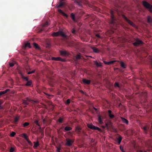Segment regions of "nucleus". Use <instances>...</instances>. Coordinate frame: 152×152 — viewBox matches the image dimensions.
Returning a JSON list of instances; mask_svg holds the SVG:
<instances>
[{"label": "nucleus", "instance_id": "obj_38", "mask_svg": "<svg viewBox=\"0 0 152 152\" xmlns=\"http://www.w3.org/2000/svg\"><path fill=\"white\" fill-rule=\"evenodd\" d=\"M29 123L28 122H26L24 123L23 124V126L24 127H26L29 125Z\"/></svg>", "mask_w": 152, "mask_h": 152}, {"label": "nucleus", "instance_id": "obj_51", "mask_svg": "<svg viewBox=\"0 0 152 152\" xmlns=\"http://www.w3.org/2000/svg\"><path fill=\"white\" fill-rule=\"evenodd\" d=\"M72 33L73 34H75L76 32L74 28H73L71 30Z\"/></svg>", "mask_w": 152, "mask_h": 152}, {"label": "nucleus", "instance_id": "obj_44", "mask_svg": "<svg viewBox=\"0 0 152 152\" xmlns=\"http://www.w3.org/2000/svg\"><path fill=\"white\" fill-rule=\"evenodd\" d=\"M16 133L14 132H12L10 134V135L11 137H13L15 135Z\"/></svg>", "mask_w": 152, "mask_h": 152}, {"label": "nucleus", "instance_id": "obj_47", "mask_svg": "<svg viewBox=\"0 0 152 152\" xmlns=\"http://www.w3.org/2000/svg\"><path fill=\"white\" fill-rule=\"evenodd\" d=\"M27 141L28 142V143L30 145H31V146H32L33 144H32V142H31L29 140V139H28V140H27Z\"/></svg>", "mask_w": 152, "mask_h": 152}, {"label": "nucleus", "instance_id": "obj_15", "mask_svg": "<svg viewBox=\"0 0 152 152\" xmlns=\"http://www.w3.org/2000/svg\"><path fill=\"white\" fill-rule=\"evenodd\" d=\"M81 128L79 126H77L75 127V130L77 132L78 134H80L81 133Z\"/></svg>", "mask_w": 152, "mask_h": 152}, {"label": "nucleus", "instance_id": "obj_62", "mask_svg": "<svg viewBox=\"0 0 152 152\" xmlns=\"http://www.w3.org/2000/svg\"><path fill=\"white\" fill-rule=\"evenodd\" d=\"M94 108L95 109V110L96 111L97 110V109L96 108H95V107H94Z\"/></svg>", "mask_w": 152, "mask_h": 152}, {"label": "nucleus", "instance_id": "obj_13", "mask_svg": "<svg viewBox=\"0 0 152 152\" xmlns=\"http://www.w3.org/2000/svg\"><path fill=\"white\" fill-rule=\"evenodd\" d=\"M116 61V60L112 61H104V63L107 65H111L113 64Z\"/></svg>", "mask_w": 152, "mask_h": 152}, {"label": "nucleus", "instance_id": "obj_33", "mask_svg": "<svg viewBox=\"0 0 152 152\" xmlns=\"http://www.w3.org/2000/svg\"><path fill=\"white\" fill-rule=\"evenodd\" d=\"M19 119V118L18 117H15L14 118V121H13V123L15 124H17Z\"/></svg>", "mask_w": 152, "mask_h": 152}, {"label": "nucleus", "instance_id": "obj_24", "mask_svg": "<svg viewBox=\"0 0 152 152\" xmlns=\"http://www.w3.org/2000/svg\"><path fill=\"white\" fill-rule=\"evenodd\" d=\"M94 62L95 64V65L97 67H100L102 66V63L101 62L99 63H98L97 61H94Z\"/></svg>", "mask_w": 152, "mask_h": 152}, {"label": "nucleus", "instance_id": "obj_36", "mask_svg": "<svg viewBox=\"0 0 152 152\" xmlns=\"http://www.w3.org/2000/svg\"><path fill=\"white\" fill-rule=\"evenodd\" d=\"M65 60L64 59H62L60 57H57V59H56V61H65Z\"/></svg>", "mask_w": 152, "mask_h": 152}, {"label": "nucleus", "instance_id": "obj_4", "mask_svg": "<svg viewBox=\"0 0 152 152\" xmlns=\"http://www.w3.org/2000/svg\"><path fill=\"white\" fill-rule=\"evenodd\" d=\"M142 4L144 7L149 10V11L150 12H152V5H151L145 1H142Z\"/></svg>", "mask_w": 152, "mask_h": 152}, {"label": "nucleus", "instance_id": "obj_28", "mask_svg": "<svg viewBox=\"0 0 152 152\" xmlns=\"http://www.w3.org/2000/svg\"><path fill=\"white\" fill-rule=\"evenodd\" d=\"M34 145L33 146V147L34 148H37L39 145V143L38 141H37L36 142H34Z\"/></svg>", "mask_w": 152, "mask_h": 152}, {"label": "nucleus", "instance_id": "obj_49", "mask_svg": "<svg viewBox=\"0 0 152 152\" xmlns=\"http://www.w3.org/2000/svg\"><path fill=\"white\" fill-rule=\"evenodd\" d=\"M3 102L2 101L0 100V109H2L3 107L1 106V105L3 103Z\"/></svg>", "mask_w": 152, "mask_h": 152}, {"label": "nucleus", "instance_id": "obj_39", "mask_svg": "<svg viewBox=\"0 0 152 152\" xmlns=\"http://www.w3.org/2000/svg\"><path fill=\"white\" fill-rule=\"evenodd\" d=\"M23 135L24 138L26 140H28V139L27 135L25 133H23Z\"/></svg>", "mask_w": 152, "mask_h": 152}, {"label": "nucleus", "instance_id": "obj_5", "mask_svg": "<svg viewBox=\"0 0 152 152\" xmlns=\"http://www.w3.org/2000/svg\"><path fill=\"white\" fill-rule=\"evenodd\" d=\"M65 145L68 146H71L74 141V140L67 138L66 139Z\"/></svg>", "mask_w": 152, "mask_h": 152}, {"label": "nucleus", "instance_id": "obj_2", "mask_svg": "<svg viewBox=\"0 0 152 152\" xmlns=\"http://www.w3.org/2000/svg\"><path fill=\"white\" fill-rule=\"evenodd\" d=\"M28 102H30L32 104H34V103H37L38 101L37 100H34L27 97L23 100V103L25 105H28L29 104Z\"/></svg>", "mask_w": 152, "mask_h": 152}, {"label": "nucleus", "instance_id": "obj_6", "mask_svg": "<svg viewBox=\"0 0 152 152\" xmlns=\"http://www.w3.org/2000/svg\"><path fill=\"white\" fill-rule=\"evenodd\" d=\"M136 42L133 43V45L135 46H138L140 45H142L143 42L141 40H140L138 38L135 39Z\"/></svg>", "mask_w": 152, "mask_h": 152}, {"label": "nucleus", "instance_id": "obj_37", "mask_svg": "<svg viewBox=\"0 0 152 152\" xmlns=\"http://www.w3.org/2000/svg\"><path fill=\"white\" fill-rule=\"evenodd\" d=\"M64 5V2H61L57 6V8H59L63 6Z\"/></svg>", "mask_w": 152, "mask_h": 152}, {"label": "nucleus", "instance_id": "obj_40", "mask_svg": "<svg viewBox=\"0 0 152 152\" xmlns=\"http://www.w3.org/2000/svg\"><path fill=\"white\" fill-rule=\"evenodd\" d=\"M120 64L121 66L123 68H126L125 67V65L123 62H121Z\"/></svg>", "mask_w": 152, "mask_h": 152}, {"label": "nucleus", "instance_id": "obj_22", "mask_svg": "<svg viewBox=\"0 0 152 152\" xmlns=\"http://www.w3.org/2000/svg\"><path fill=\"white\" fill-rule=\"evenodd\" d=\"M108 113L109 116L111 119H113L114 117V115L111 114L112 111L111 110H109Z\"/></svg>", "mask_w": 152, "mask_h": 152}, {"label": "nucleus", "instance_id": "obj_8", "mask_svg": "<svg viewBox=\"0 0 152 152\" xmlns=\"http://www.w3.org/2000/svg\"><path fill=\"white\" fill-rule=\"evenodd\" d=\"M122 17L125 20H126L128 23L131 26L134 27H136L135 25L132 22L128 19V18L124 15H122Z\"/></svg>", "mask_w": 152, "mask_h": 152}, {"label": "nucleus", "instance_id": "obj_18", "mask_svg": "<svg viewBox=\"0 0 152 152\" xmlns=\"http://www.w3.org/2000/svg\"><path fill=\"white\" fill-rule=\"evenodd\" d=\"M147 22L151 24L152 23V17L148 15L147 17Z\"/></svg>", "mask_w": 152, "mask_h": 152}, {"label": "nucleus", "instance_id": "obj_31", "mask_svg": "<svg viewBox=\"0 0 152 152\" xmlns=\"http://www.w3.org/2000/svg\"><path fill=\"white\" fill-rule=\"evenodd\" d=\"M98 120L99 123H100V124H102L103 123V122L102 121V118L101 116L99 115L98 116Z\"/></svg>", "mask_w": 152, "mask_h": 152}, {"label": "nucleus", "instance_id": "obj_19", "mask_svg": "<svg viewBox=\"0 0 152 152\" xmlns=\"http://www.w3.org/2000/svg\"><path fill=\"white\" fill-rule=\"evenodd\" d=\"M121 118L122 121L123 123L126 124H128L129 121L127 119L122 117H121Z\"/></svg>", "mask_w": 152, "mask_h": 152}, {"label": "nucleus", "instance_id": "obj_46", "mask_svg": "<svg viewBox=\"0 0 152 152\" xmlns=\"http://www.w3.org/2000/svg\"><path fill=\"white\" fill-rule=\"evenodd\" d=\"M14 148L11 147L10 149V152H13L14 151Z\"/></svg>", "mask_w": 152, "mask_h": 152}, {"label": "nucleus", "instance_id": "obj_59", "mask_svg": "<svg viewBox=\"0 0 152 152\" xmlns=\"http://www.w3.org/2000/svg\"><path fill=\"white\" fill-rule=\"evenodd\" d=\"M43 31V29H41L39 31V32H41Z\"/></svg>", "mask_w": 152, "mask_h": 152}, {"label": "nucleus", "instance_id": "obj_26", "mask_svg": "<svg viewBox=\"0 0 152 152\" xmlns=\"http://www.w3.org/2000/svg\"><path fill=\"white\" fill-rule=\"evenodd\" d=\"M72 128L69 126H66L64 128V131H68L72 130Z\"/></svg>", "mask_w": 152, "mask_h": 152}, {"label": "nucleus", "instance_id": "obj_45", "mask_svg": "<svg viewBox=\"0 0 152 152\" xmlns=\"http://www.w3.org/2000/svg\"><path fill=\"white\" fill-rule=\"evenodd\" d=\"M70 102V100L69 99H68L67 100L66 102H65L66 104H68Z\"/></svg>", "mask_w": 152, "mask_h": 152}, {"label": "nucleus", "instance_id": "obj_21", "mask_svg": "<svg viewBox=\"0 0 152 152\" xmlns=\"http://www.w3.org/2000/svg\"><path fill=\"white\" fill-rule=\"evenodd\" d=\"M75 2L76 3V4H77L80 7H82V3L81 1H78L77 0H75Z\"/></svg>", "mask_w": 152, "mask_h": 152}, {"label": "nucleus", "instance_id": "obj_29", "mask_svg": "<svg viewBox=\"0 0 152 152\" xmlns=\"http://www.w3.org/2000/svg\"><path fill=\"white\" fill-rule=\"evenodd\" d=\"M122 140V137L121 136H119V137L117 139V141L118 142V144L120 145Z\"/></svg>", "mask_w": 152, "mask_h": 152}, {"label": "nucleus", "instance_id": "obj_30", "mask_svg": "<svg viewBox=\"0 0 152 152\" xmlns=\"http://www.w3.org/2000/svg\"><path fill=\"white\" fill-rule=\"evenodd\" d=\"M32 83V81L30 80H28L27 81L26 83L25 84V86H30L31 85Z\"/></svg>", "mask_w": 152, "mask_h": 152}, {"label": "nucleus", "instance_id": "obj_50", "mask_svg": "<svg viewBox=\"0 0 152 152\" xmlns=\"http://www.w3.org/2000/svg\"><path fill=\"white\" fill-rule=\"evenodd\" d=\"M49 25V23L48 22H45V23L44 24L43 26V27H47Z\"/></svg>", "mask_w": 152, "mask_h": 152}, {"label": "nucleus", "instance_id": "obj_10", "mask_svg": "<svg viewBox=\"0 0 152 152\" xmlns=\"http://www.w3.org/2000/svg\"><path fill=\"white\" fill-rule=\"evenodd\" d=\"M42 122L44 125H48L51 124V121L50 119L48 118L43 119L42 120Z\"/></svg>", "mask_w": 152, "mask_h": 152}, {"label": "nucleus", "instance_id": "obj_3", "mask_svg": "<svg viewBox=\"0 0 152 152\" xmlns=\"http://www.w3.org/2000/svg\"><path fill=\"white\" fill-rule=\"evenodd\" d=\"M52 35L53 37H57L59 36H62L64 38L67 39V36L64 34V32L62 31H59L57 32H53Z\"/></svg>", "mask_w": 152, "mask_h": 152}, {"label": "nucleus", "instance_id": "obj_56", "mask_svg": "<svg viewBox=\"0 0 152 152\" xmlns=\"http://www.w3.org/2000/svg\"><path fill=\"white\" fill-rule=\"evenodd\" d=\"M96 37H98V38H101V37L99 35V34H96Z\"/></svg>", "mask_w": 152, "mask_h": 152}, {"label": "nucleus", "instance_id": "obj_41", "mask_svg": "<svg viewBox=\"0 0 152 152\" xmlns=\"http://www.w3.org/2000/svg\"><path fill=\"white\" fill-rule=\"evenodd\" d=\"M24 47H28L30 48L31 47L30 46V44L29 43H27L25 44Z\"/></svg>", "mask_w": 152, "mask_h": 152}, {"label": "nucleus", "instance_id": "obj_16", "mask_svg": "<svg viewBox=\"0 0 152 152\" xmlns=\"http://www.w3.org/2000/svg\"><path fill=\"white\" fill-rule=\"evenodd\" d=\"M91 49L93 50V51L96 53H98L99 52L100 50L98 48H96L95 47L91 46L90 47Z\"/></svg>", "mask_w": 152, "mask_h": 152}, {"label": "nucleus", "instance_id": "obj_58", "mask_svg": "<svg viewBox=\"0 0 152 152\" xmlns=\"http://www.w3.org/2000/svg\"><path fill=\"white\" fill-rule=\"evenodd\" d=\"M80 92L83 94H84V92L82 90H80Z\"/></svg>", "mask_w": 152, "mask_h": 152}, {"label": "nucleus", "instance_id": "obj_63", "mask_svg": "<svg viewBox=\"0 0 152 152\" xmlns=\"http://www.w3.org/2000/svg\"><path fill=\"white\" fill-rule=\"evenodd\" d=\"M62 128H62V127H61V128H60V129H62Z\"/></svg>", "mask_w": 152, "mask_h": 152}, {"label": "nucleus", "instance_id": "obj_14", "mask_svg": "<svg viewBox=\"0 0 152 152\" xmlns=\"http://www.w3.org/2000/svg\"><path fill=\"white\" fill-rule=\"evenodd\" d=\"M19 74L20 75L21 78L24 80H25L26 81H27L28 80V78L27 77H25L23 74L21 72H19Z\"/></svg>", "mask_w": 152, "mask_h": 152}, {"label": "nucleus", "instance_id": "obj_43", "mask_svg": "<svg viewBox=\"0 0 152 152\" xmlns=\"http://www.w3.org/2000/svg\"><path fill=\"white\" fill-rule=\"evenodd\" d=\"M114 86L115 87H118L119 88H120V86L119 85V83L118 82H115L114 84Z\"/></svg>", "mask_w": 152, "mask_h": 152}, {"label": "nucleus", "instance_id": "obj_11", "mask_svg": "<svg viewBox=\"0 0 152 152\" xmlns=\"http://www.w3.org/2000/svg\"><path fill=\"white\" fill-rule=\"evenodd\" d=\"M60 52L61 55L63 56H68L69 55V54L68 52L64 50H60Z\"/></svg>", "mask_w": 152, "mask_h": 152}, {"label": "nucleus", "instance_id": "obj_12", "mask_svg": "<svg viewBox=\"0 0 152 152\" xmlns=\"http://www.w3.org/2000/svg\"><path fill=\"white\" fill-rule=\"evenodd\" d=\"M141 128L143 130L144 132L146 133L148 130L149 129V126L147 125H146L145 126H142Z\"/></svg>", "mask_w": 152, "mask_h": 152}, {"label": "nucleus", "instance_id": "obj_55", "mask_svg": "<svg viewBox=\"0 0 152 152\" xmlns=\"http://www.w3.org/2000/svg\"><path fill=\"white\" fill-rule=\"evenodd\" d=\"M57 59V57L56 58V57H52L51 58V59L52 60H54L56 61Z\"/></svg>", "mask_w": 152, "mask_h": 152}, {"label": "nucleus", "instance_id": "obj_61", "mask_svg": "<svg viewBox=\"0 0 152 152\" xmlns=\"http://www.w3.org/2000/svg\"><path fill=\"white\" fill-rule=\"evenodd\" d=\"M151 67H152V60L151 61Z\"/></svg>", "mask_w": 152, "mask_h": 152}, {"label": "nucleus", "instance_id": "obj_52", "mask_svg": "<svg viewBox=\"0 0 152 152\" xmlns=\"http://www.w3.org/2000/svg\"><path fill=\"white\" fill-rule=\"evenodd\" d=\"M9 65L10 67L13 66L14 65V64L13 63H10Z\"/></svg>", "mask_w": 152, "mask_h": 152}, {"label": "nucleus", "instance_id": "obj_9", "mask_svg": "<svg viewBox=\"0 0 152 152\" xmlns=\"http://www.w3.org/2000/svg\"><path fill=\"white\" fill-rule=\"evenodd\" d=\"M88 127L92 129H94V130H97L98 131H99V132H101L102 131L101 129H100L98 127L95 126H94L92 124H88L87 125Z\"/></svg>", "mask_w": 152, "mask_h": 152}, {"label": "nucleus", "instance_id": "obj_1", "mask_svg": "<svg viewBox=\"0 0 152 152\" xmlns=\"http://www.w3.org/2000/svg\"><path fill=\"white\" fill-rule=\"evenodd\" d=\"M110 23L113 26H116L118 23V21L115 17L114 15V11L112 10L110 11Z\"/></svg>", "mask_w": 152, "mask_h": 152}, {"label": "nucleus", "instance_id": "obj_25", "mask_svg": "<svg viewBox=\"0 0 152 152\" xmlns=\"http://www.w3.org/2000/svg\"><path fill=\"white\" fill-rule=\"evenodd\" d=\"M34 123L37 125L39 127V129H41V124H40V123L39 122V121L38 120H34Z\"/></svg>", "mask_w": 152, "mask_h": 152}, {"label": "nucleus", "instance_id": "obj_17", "mask_svg": "<svg viewBox=\"0 0 152 152\" xmlns=\"http://www.w3.org/2000/svg\"><path fill=\"white\" fill-rule=\"evenodd\" d=\"M83 83L85 84L89 85L91 83V80L86 79H84L83 80Z\"/></svg>", "mask_w": 152, "mask_h": 152}, {"label": "nucleus", "instance_id": "obj_48", "mask_svg": "<svg viewBox=\"0 0 152 152\" xmlns=\"http://www.w3.org/2000/svg\"><path fill=\"white\" fill-rule=\"evenodd\" d=\"M35 72V70H32L31 72H29L28 73V74L29 75V74H31L32 73H34Z\"/></svg>", "mask_w": 152, "mask_h": 152}, {"label": "nucleus", "instance_id": "obj_54", "mask_svg": "<svg viewBox=\"0 0 152 152\" xmlns=\"http://www.w3.org/2000/svg\"><path fill=\"white\" fill-rule=\"evenodd\" d=\"M57 152H59L61 149V148L60 147H57Z\"/></svg>", "mask_w": 152, "mask_h": 152}, {"label": "nucleus", "instance_id": "obj_32", "mask_svg": "<svg viewBox=\"0 0 152 152\" xmlns=\"http://www.w3.org/2000/svg\"><path fill=\"white\" fill-rule=\"evenodd\" d=\"M71 17L72 20L75 22L76 21L75 17V15L73 13H71Z\"/></svg>", "mask_w": 152, "mask_h": 152}, {"label": "nucleus", "instance_id": "obj_64", "mask_svg": "<svg viewBox=\"0 0 152 152\" xmlns=\"http://www.w3.org/2000/svg\"><path fill=\"white\" fill-rule=\"evenodd\" d=\"M83 134H85V133H84V131H83Z\"/></svg>", "mask_w": 152, "mask_h": 152}, {"label": "nucleus", "instance_id": "obj_57", "mask_svg": "<svg viewBox=\"0 0 152 152\" xmlns=\"http://www.w3.org/2000/svg\"><path fill=\"white\" fill-rule=\"evenodd\" d=\"M138 152H145L144 151H142L141 150H139L138 151Z\"/></svg>", "mask_w": 152, "mask_h": 152}, {"label": "nucleus", "instance_id": "obj_34", "mask_svg": "<svg viewBox=\"0 0 152 152\" xmlns=\"http://www.w3.org/2000/svg\"><path fill=\"white\" fill-rule=\"evenodd\" d=\"M80 53L78 54L77 55L75 56V61L76 62H77V60L78 59H80L81 58V56L80 55Z\"/></svg>", "mask_w": 152, "mask_h": 152}, {"label": "nucleus", "instance_id": "obj_42", "mask_svg": "<svg viewBox=\"0 0 152 152\" xmlns=\"http://www.w3.org/2000/svg\"><path fill=\"white\" fill-rule=\"evenodd\" d=\"M63 120L64 119L63 118L60 117L58 119V121L60 123H62L63 121Z\"/></svg>", "mask_w": 152, "mask_h": 152}, {"label": "nucleus", "instance_id": "obj_60", "mask_svg": "<svg viewBox=\"0 0 152 152\" xmlns=\"http://www.w3.org/2000/svg\"><path fill=\"white\" fill-rule=\"evenodd\" d=\"M68 46H72V45H71V44H69V45H68Z\"/></svg>", "mask_w": 152, "mask_h": 152}, {"label": "nucleus", "instance_id": "obj_23", "mask_svg": "<svg viewBox=\"0 0 152 152\" xmlns=\"http://www.w3.org/2000/svg\"><path fill=\"white\" fill-rule=\"evenodd\" d=\"M10 91V90L9 89H6L4 91H0V96L5 94L8 91Z\"/></svg>", "mask_w": 152, "mask_h": 152}, {"label": "nucleus", "instance_id": "obj_53", "mask_svg": "<svg viewBox=\"0 0 152 152\" xmlns=\"http://www.w3.org/2000/svg\"><path fill=\"white\" fill-rule=\"evenodd\" d=\"M120 149L122 152H124V148L123 147H122L121 146H120Z\"/></svg>", "mask_w": 152, "mask_h": 152}, {"label": "nucleus", "instance_id": "obj_27", "mask_svg": "<svg viewBox=\"0 0 152 152\" xmlns=\"http://www.w3.org/2000/svg\"><path fill=\"white\" fill-rule=\"evenodd\" d=\"M146 143L149 146H152V140H149L146 141Z\"/></svg>", "mask_w": 152, "mask_h": 152}, {"label": "nucleus", "instance_id": "obj_35", "mask_svg": "<svg viewBox=\"0 0 152 152\" xmlns=\"http://www.w3.org/2000/svg\"><path fill=\"white\" fill-rule=\"evenodd\" d=\"M33 45L34 47L38 49H39L40 48L38 45V44H37V43H34L33 44Z\"/></svg>", "mask_w": 152, "mask_h": 152}, {"label": "nucleus", "instance_id": "obj_7", "mask_svg": "<svg viewBox=\"0 0 152 152\" xmlns=\"http://www.w3.org/2000/svg\"><path fill=\"white\" fill-rule=\"evenodd\" d=\"M122 17L125 20H126L128 23L131 26L134 27H136L135 25L132 22L128 19V18L124 15H122Z\"/></svg>", "mask_w": 152, "mask_h": 152}, {"label": "nucleus", "instance_id": "obj_20", "mask_svg": "<svg viewBox=\"0 0 152 152\" xmlns=\"http://www.w3.org/2000/svg\"><path fill=\"white\" fill-rule=\"evenodd\" d=\"M58 12L61 14L63 16L67 18L68 16L64 12L61 10L58 9Z\"/></svg>", "mask_w": 152, "mask_h": 152}]
</instances>
